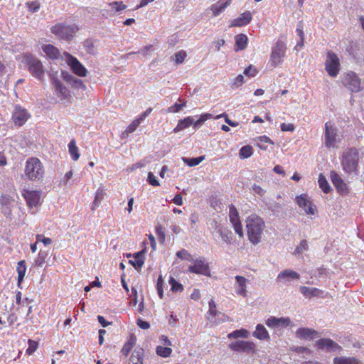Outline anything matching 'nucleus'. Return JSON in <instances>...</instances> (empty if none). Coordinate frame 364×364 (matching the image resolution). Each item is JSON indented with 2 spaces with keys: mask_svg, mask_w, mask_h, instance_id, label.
<instances>
[{
  "mask_svg": "<svg viewBox=\"0 0 364 364\" xmlns=\"http://www.w3.org/2000/svg\"><path fill=\"white\" fill-rule=\"evenodd\" d=\"M253 336L259 340H267L269 338V333L265 327L262 324H257Z\"/></svg>",
  "mask_w": 364,
  "mask_h": 364,
  "instance_id": "34",
  "label": "nucleus"
},
{
  "mask_svg": "<svg viewBox=\"0 0 364 364\" xmlns=\"http://www.w3.org/2000/svg\"><path fill=\"white\" fill-rule=\"evenodd\" d=\"M139 125V121L134 120L127 128V129L122 133V135L128 134L134 132L136 127Z\"/></svg>",
  "mask_w": 364,
  "mask_h": 364,
  "instance_id": "54",
  "label": "nucleus"
},
{
  "mask_svg": "<svg viewBox=\"0 0 364 364\" xmlns=\"http://www.w3.org/2000/svg\"><path fill=\"white\" fill-rule=\"evenodd\" d=\"M135 341H136V339L134 338L131 337L130 339L127 343H125V344L124 345V346L121 350V353L125 357H127L128 355V354L129 353V352L131 351V350L135 343Z\"/></svg>",
  "mask_w": 364,
  "mask_h": 364,
  "instance_id": "43",
  "label": "nucleus"
},
{
  "mask_svg": "<svg viewBox=\"0 0 364 364\" xmlns=\"http://www.w3.org/2000/svg\"><path fill=\"white\" fill-rule=\"evenodd\" d=\"M176 256L178 258H181L182 259H186L188 261L193 260V258H192V256L191 255V254L188 253V252L184 249L181 250L180 251H178L176 253Z\"/></svg>",
  "mask_w": 364,
  "mask_h": 364,
  "instance_id": "51",
  "label": "nucleus"
},
{
  "mask_svg": "<svg viewBox=\"0 0 364 364\" xmlns=\"http://www.w3.org/2000/svg\"><path fill=\"white\" fill-rule=\"evenodd\" d=\"M26 271V266L25 261L22 260L18 262L17 272H18V283L20 284L23 280Z\"/></svg>",
  "mask_w": 364,
  "mask_h": 364,
  "instance_id": "41",
  "label": "nucleus"
},
{
  "mask_svg": "<svg viewBox=\"0 0 364 364\" xmlns=\"http://www.w3.org/2000/svg\"><path fill=\"white\" fill-rule=\"evenodd\" d=\"M136 323L142 329H148L150 327V325L147 321H144L141 318L137 319Z\"/></svg>",
  "mask_w": 364,
  "mask_h": 364,
  "instance_id": "64",
  "label": "nucleus"
},
{
  "mask_svg": "<svg viewBox=\"0 0 364 364\" xmlns=\"http://www.w3.org/2000/svg\"><path fill=\"white\" fill-rule=\"evenodd\" d=\"M318 184L322 191L326 193H329L331 190V186L323 174L319 175Z\"/></svg>",
  "mask_w": 364,
  "mask_h": 364,
  "instance_id": "42",
  "label": "nucleus"
},
{
  "mask_svg": "<svg viewBox=\"0 0 364 364\" xmlns=\"http://www.w3.org/2000/svg\"><path fill=\"white\" fill-rule=\"evenodd\" d=\"M2 213L6 217L11 215L12 209L16 206L17 202L14 198L9 194H3L0 198Z\"/></svg>",
  "mask_w": 364,
  "mask_h": 364,
  "instance_id": "10",
  "label": "nucleus"
},
{
  "mask_svg": "<svg viewBox=\"0 0 364 364\" xmlns=\"http://www.w3.org/2000/svg\"><path fill=\"white\" fill-rule=\"evenodd\" d=\"M84 48H85L87 53L94 54L95 53V47L93 43L91 40H86L84 42Z\"/></svg>",
  "mask_w": 364,
  "mask_h": 364,
  "instance_id": "53",
  "label": "nucleus"
},
{
  "mask_svg": "<svg viewBox=\"0 0 364 364\" xmlns=\"http://www.w3.org/2000/svg\"><path fill=\"white\" fill-rule=\"evenodd\" d=\"M252 20V14L250 11H247L242 14L238 18L232 21L230 26L237 27L247 25Z\"/></svg>",
  "mask_w": 364,
  "mask_h": 364,
  "instance_id": "21",
  "label": "nucleus"
},
{
  "mask_svg": "<svg viewBox=\"0 0 364 364\" xmlns=\"http://www.w3.org/2000/svg\"><path fill=\"white\" fill-rule=\"evenodd\" d=\"M47 255L48 254L46 252L41 250L38 253L37 259L35 261L36 265L42 267L46 262Z\"/></svg>",
  "mask_w": 364,
  "mask_h": 364,
  "instance_id": "49",
  "label": "nucleus"
},
{
  "mask_svg": "<svg viewBox=\"0 0 364 364\" xmlns=\"http://www.w3.org/2000/svg\"><path fill=\"white\" fill-rule=\"evenodd\" d=\"M108 5L112 7V10L106 11V14L109 16H115L117 13H119L122 11L127 9V5L124 4L122 1H113L109 3Z\"/></svg>",
  "mask_w": 364,
  "mask_h": 364,
  "instance_id": "27",
  "label": "nucleus"
},
{
  "mask_svg": "<svg viewBox=\"0 0 364 364\" xmlns=\"http://www.w3.org/2000/svg\"><path fill=\"white\" fill-rule=\"evenodd\" d=\"M172 352V350L167 346H158L156 348V353L164 358L168 357Z\"/></svg>",
  "mask_w": 364,
  "mask_h": 364,
  "instance_id": "45",
  "label": "nucleus"
},
{
  "mask_svg": "<svg viewBox=\"0 0 364 364\" xmlns=\"http://www.w3.org/2000/svg\"><path fill=\"white\" fill-rule=\"evenodd\" d=\"M62 75L63 76V78L67 82L72 84L75 87H82L83 90L85 89V85L83 84L82 81L78 78H76L75 77L73 76L72 75L68 73H62Z\"/></svg>",
  "mask_w": 364,
  "mask_h": 364,
  "instance_id": "31",
  "label": "nucleus"
},
{
  "mask_svg": "<svg viewBox=\"0 0 364 364\" xmlns=\"http://www.w3.org/2000/svg\"><path fill=\"white\" fill-rule=\"evenodd\" d=\"M343 83L345 87L348 88L353 92H358L362 90L360 86V80L353 72H350L346 74Z\"/></svg>",
  "mask_w": 364,
  "mask_h": 364,
  "instance_id": "8",
  "label": "nucleus"
},
{
  "mask_svg": "<svg viewBox=\"0 0 364 364\" xmlns=\"http://www.w3.org/2000/svg\"><path fill=\"white\" fill-rule=\"evenodd\" d=\"M317 347L321 350H325L328 352L340 351L342 347L335 341L328 338H321L316 341Z\"/></svg>",
  "mask_w": 364,
  "mask_h": 364,
  "instance_id": "15",
  "label": "nucleus"
},
{
  "mask_svg": "<svg viewBox=\"0 0 364 364\" xmlns=\"http://www.w3.org/2000/svg\"><path fill=\"white\" fill-rule=\"evenodd\" d=\"M26 6L28 8V10L29 12H37L40 7L41 4L38 1H27L26 3Z\"/></svg>",
  "mask_w": 364,
  "mask_h": 364,
  "instance_id": "46",
  "label": "nucleus"
},
{
  "mask_svg": "<svg viewBox=\"0 0 364 364\" xmlns=\"http://www.w3.org/2000/svg\"><path fill=\"white\" fill-rule=\"evenodd\" d=\"M309 247L308 242L306 240H303L301 241L299 246L296 247L295 250L296 254H301L303 251L307 250Z\"/></svg>",
  "mask_w": 364,
  "mask_h": 364,
  "instance_id": "52",
  "label": "nucleus"
},
{
  "mask_svg": "<svg viewBox=\"0 0 364 364\" xmlns=\"http://www.w3.org/2000/svg\"><path fill=\"white\" fill-rule=\"evenodd\" d=\"M143 354L142 348H136L131 355L130 363L132 364H143Z\"/></svg>",
  "mask_w": 364,
  "mask_h": 364,
  "instance_id": "35",
  "label": "nucleus"
},
{
  "mask_svg": "<svg viewBox=\"0 0 364 364\" xmlns=\"http://www.w3.org/2000/svg\"><path fill=\"white\" fill-rule=\"evenodd\" d=\"M235 280L237 284L235 285L237 294L245 296L247 295L246 283L247 279L242 276H236Z\"/></svg>",
  "mask_w": 364,
  "mask_h": 364,
  "instance_id": "24",
  "label": "nucleus"
},
{
  "mask_svg": "<svg viewBox=\"0 0 364 364\" xmlns=\"http://www.w3.org/2000/svg\"><path fill=\"white\" fill-rule=\"evenodd\" d=\"M204 159V156H199L196 158L187 159L183 158V161L187 164L189 166H195L198 165Z\"/></svg>",
  "mask_w": 364,
  "mask_h": 364,
  "instance_id": "47",
  "label": "nucleus"
},
{
  "mask_svg": "<svg viewBox=\"0 0 364 364\" xmlns=\"http://www.w3.org/2000/svg\"><path fill=\"white\" fill-rule=\"evenodd\" d=\"M193 123V118L192 117H187L183 119H180L177 126L174 128V132H178L185 128L188 127Z\"/></svg>",
  "mask_w": 364,
  "mask_h": 364,
  "instance_id": "36",
  "label": "nucleus"
},
{
  "mask_svg": "<svg viewBox=\"0 0 364 364\" xmlns=\"http://www.w3.org/2000/svg\"><path fill=\"white\" fill-rule=\"evenodd\" d=\"M300 278V275L295 271L291 269H284L277 275V281L287 284L291 280H297Z\"/></svg>",
  "mask_w": 364,
  "mask_h": 364,
  "instance_id": "18",
  "label": "nucleus"
},
{
  "mask_svg": "<svg viewBox=\"0 0 364 364\" xmlns=\"http://www.w3.org/2000/svg\"><path fill=\"white\" fill-rule=\"evenodd\" d=\"M229 217L235 232L240 236H243L242 228L240 221L237 208L232 204L230 205Z\"/></svg>",
  "mask_w": 364,
  "mask_h": 364,
  "instance_id": "13",
  "label": "nucleus"
},
{
  "mask_svg": "<svg viewBox=\"0 0 364 364\" xmlns=\"http://www.w3.org/2000/svg\"><path fill=\"white\" fill-rule=\"evenodd\" d=\"M208 306H209L208 313L212 316H216L217 315H222L223 316H225L224 314H222L220 312H219L216 310V304H215L214 300L211 299L208 303Z\"/></svg>",
  "mask_w": 364,
  "mask_h": 364,
  "instance_id": "48",
  "label": "nucleus"
},
{
  "mask_svg": "<svg viewBox=\"0 0 364 364\" xmlns=\"http://www.w3.org/2000/svg\"><path fill=\"white\" fill-rule=\"evenodd\" d=\"M76 27L63 23H58L52 26L50 31L58 38L69 41L72 40L76 32Z\"/></svg>",
  "mask_w": 364,
  "mask_h": 364,
  "instance_id": "4",
  "label": "nucleus"
},
{
  "mask_svg": "<svg viewBox=\"0 0 364 364\" xmlns=\"http://www.w3.org/2000/svg\"><path fill=\"white\" fill-rule=\"evenodd\" d=\"M169 283L171 285V290L174 292L181 291L183 289V285L177 282L173 278L171 277Z\"/></svg>",
  "mask_w": 364,
  "mask_h": 364,
  "instance_id": "50",
  "label": "nucleus"
},
{
  "mask_svg": "<svg viewBox=\"0 0 364 364\" xmlns=\"http://www.w3.org/2000/svg\"><path fill=\"white\" fill-rule=\"evenodd\" d=\"M145 250H143L134 254V260H129V262L135 268L136 270L141 269L144 262V254Z\"/></svg>",
  "mask_w": 364,
  "mask_h": 364,
  "instance_id": "29",
  "label": "nucleus"
},
{
  "mask_svg": "<svg viewBox=\"0 0 364 364\" xmlns=\"http://www.w3.org/2000/svg\"><path fill=\"white\" fill-rule=\"evenodd\" d=\"M298 205L302 208L306 215H314L316 207L306 195H301L296 198Z\"/></svg>",
  "mask_w": 364,
  "mask_h": 364,
  "instance_id": "14",
  "label": "nucleus"
},
{
  "mask_svg": "<svg viewBox=\"0 0 364 364\" xmlns=\"http://www.w3.org/2000/svg\"><path fill=\"white\" fill-rule=\"evenodd\" d=\"M69 153L74 161H77L80 157L78 148L76 146L75 141L72 139L68 144Z\"/></svg>",
  "mask_w": 364,
  "mask_h": 364,
  "instance_id": "38",
  "label": "nucleus"
},
{
  "mask_svg": "<svg viewBox=\"0 0 364 364\" xmlns=\"http://www.w3.org/2000/svg\"><path fill=\"white\" fill-rule=\"evenodd\" d=\"M359 160V154L356 149L350 148L344 151L342 156L341 164L346 173L356 171Z\"/></svg>",
  "mask_w": 364,
  "mask_h": 364,
  "instance_id": "3",
  "label": "nucleus"
},
{
  "mask_svg": "<svg viewBox=\"0 0 364 364\" xmlns=\"http://www.w3.org/2000/svg\"><path fill=\"white\" fill-rule=\"evenodd\" d=\"M28 70L33 76L39 80L43 78L44 70L40 60L36 58H31L28 61Z\"/></svg>",
  "mask_w": 364,
  "mask_h": 364,
  "instance_id": "17",
  "label": "nucleus"
},
{
  "mask_svg": "<svg viewBox=\"0 0 364 364\" xmlns=\"http://www.w3.org/2000/svg\"><path fill=\"white\" fill-rule=\"evenodd\" d=\"M218 232L220 236L221 239L227 244H229L232 241V232L226 228L220 227L218 230Z\"/></svg>",
  "mask_w": 364,
  "mask_h": 364,
  "instance_id": "37",
  "label": "nucleus"
},
{
  "mask_svg": "<svg viewBox=\"0 0 364 364\" xmlns=\"http://www.w3.org/2000/svg\"><path fill=\"white\" fill-rule=\"evenodd\" d=\"M249 336V332L245 329L235 330L228 335V338H247Z\"/></svg>",
  "mask_w": 364,
  "mask_h": 364,
  "instance_id": "40",
  "label": "nucleus"
},
{
  "mask_svg": "<svg viewBox=\"0 0 364 364\" xmlns=\"http://www.w3.org/2000/svg\"><path fill=\"white\" fill-rule=\"evenodd\" d=\"M67 55V63L70 66L73 73L78 76L84 77L86 76L87 70L82 65V63L73 55L66 53Z\"/></svg>",
  "mask_w": 364,
  "mask_h": 364,
  "instance_id": "12",
  "label": "nucleus"
},
{
  "mask_svg": "<svg viewBox=\"0 0 364 364\" xmlns=\"http://www.w3.org/2000/svg\"><path fill=\"white\" fill-rule=\"evenodd\" d=\"M53 85L56 92L60 95L63 99H68L70 96L69 90L63 86L60 81L57 79H53Z\"/></svg>",
  "mask_w": 364,
  "mask_h": 364,
  "instance_id": "30",
  "label": "nucleus"
},
{
  "mask_svg": "<svg viewBox=\"0 0 364 364\" xmlns=\"http://www.w3.org/2000/svg\"><path fill=\"white\" fill-rule=\"evenodd\" d=\"M228 346L232 350L246 353H254L256 347L253 342L246 341H236L230 343Z\"/></svg>",
  "mask_w": 364,
  "mask_h": 364,
  "instance_id": "9",
  "label": "nucleus"
},
{
  "mask_svg": "<svg viewBox=\"0 0 364 364\" xmlns=\"http://www.w3.org/2000/svg\"><path fill=\"white\" fill-rule=\"evenodd\" d=\"M225 117V122L230 126L235 127L238 125V122L230 120L225 114H221L216 117L217 119Z\"/></svg>",
  "mask_w": 364,
  "mask_h": 364,
  "instance_id": "59",
  "label": "nucleus"
},
{
  "mask_svg": "<svg viewBox=\"0 0 364 364\" xmlns=\"http://www.w3.org/2000/svg\"><path fill=\"white\" fill-rule=\"evenodd\" d=\"M175 61L176 63L180 64L183 62L186 57V53L183 50H181L175 54Z\"/></svg>",
  "mask_w": 364,
  "mask_h": 364,
  "instance_id": "56",
  "label": "nucleus"
},
{
  "mask_svg": "<svg viewBox=\"0 0 364 364\" xmlns=\"http://www.w3.org/2000/svg\"><path fill=\"white\" fill-rule=\"evenodd\" d=\"M191 262H193V264L188 267V271L190 272L210 276L209 266L205 262L204 259H197L195 260L193 259Z\"/></svg>",
  "mask_w": 364,
  "mask_h": 364,
  "instance_id": "11",
  "label": "nucleus"
},
{
  "mask_svg": "<svg viewBox=\"0 0 364 364\" xmlns=\"http://www.w3.org/2000/svg\"><path fill=\"white\" fill-rule=\"evenodd\" d=\"M256 73H257L256 69L255 68H253L252 65H250L244 71V74L247 76H250V77L255 76Z\"/></svg>",
  "mask_w": 364,
  "mask_h": 364,
  "instance_id": "63",
  "label": "nucleus"
},
{
  "mask_svg": "<svg viewBox=\"0 0 364 364\" xmlns=\"http://www.w3.org/2000/svg\"><path fill=\"white\" fill-rule=\"evenodd\" d=\"M230 2L219 1L217 3L213 4L210 9L213 13V16H219L222 12L225 11V9L229 6Z\"/></svg>",
  "mask_w": 364,
  "mask_h": 364,
  "instance_id": "25",
  "label": "nucleus"
},
{
  "mask_svg": "<svg viewBox=\"0 0 364 364\" xmlns=\"http://www.w3.org/2000/svg\"><path fill=\"white\" fill-rule=\"evenodd\" d=\"M296 334L299 337L304 339H312L315 337H318V332L315 330L308 328H300L296 331Z\"/></svg>",
  "mask_w": 364,
  "mask_h": 364,
  "instance_id": "26",
  "label": "nucleus"
},
{
  "mask_svg": "<svg viewBox=\"0 0 364 364\" xmlns=\"http://www.w3.org/2000/svg\"><path fill=\"white\" fill-rule=\"evenodd\" d=\"M341 141L338 129L333 124L326 122L325 124L324 145L326 148H335L336 144Z\"/></svg>",
  "mask_w": 364,
  "mask_h": 364,
  "instance_id": "5",
  "label": "nucleus"
},
{
  "mask_svg": "<svg viewBox=\"0 0 364 364\" xmlns=\"http://www.w3.org/2000/svg\"><path fill=\"white\" fill-rule=\"evenodd\" d=\"M12 118L16 125L22 126L28 119V114L26 109L19 106H16Z\"/></svg>",
  "mask_w": 364,
  "mask_h": 364,
  "instance_id": "19",
  "label": "nucleus"
},
{
  "mask_svg": "<svg viewBox=\"0 0 364 364\" xmlns=\"http://www.w3.org/2000/svg\"><path fill=\"white\" fill-rule=\"evenodd\" d=\"M105 192L103 188H99L96 192L95 200L92 203V210H95L99 206L101 201L104 199Z\"/></svg>",
  "mask_w": 364,
  "mask_h": 364,
  "instance_id": "39",
  "label": "nucleus"
},
{
  "mask_svg": "<svg viewBox=\"0 0 364 364\" xmlns=\"http://www.w3.org/2000/svg\"><path fill=\"white\" fill-rule=\"evenodd\" d=\"M247 37L246 35L240 33L235 36V51L244 50L247 44Z\"/></svg>",
  "mask_w": 364,
  "mask_h": 364,
  "instance_id": "33",
  "label": "nucleus"
},
{
  "mask_svg": "<svg viewBox=\"0 0 364 364\" xmlns=\"http://www.w3.org/2000/svg\"><path fill=\"white\" fill-rule=\"evenodd\" d=\"M22 195L30 208L36 207L40 203L41 193L39 191L24 190Z\"/></svg>",
  "mask_w": 364,
  "mask_h": 364,
  "instance_id": "16",
  "label": "nucleus"
},
{
  "mask_svg": "<svg viewBox=\"0 0 364 364\" xmlns=\"http://www.w3.org/2000/svg\"><path fill=\"white\" fill-rule=\"evenodd\" d=\"M28 348L26 350V353L28 355H31L33 353L36 351L38 347L37 342L33 341V340H28Z\"/></svg>",
  "mask_w": 364,
  "mask_h": 364,
  "instance_id": "55",
  "label": "nucleus"
},
{
  "mask_svg": "<svg viewBox=\"0 0 364 364\" xmlns=\"http://www.w3.org/2000/svg\"><path fill=\"white\" fill-rule=\"evenodd\" d=\"M42 49L46 55L50 58L57 59L60 56L59 50L53 45H45L42 47Z\"/></svg>",
  "mask_w": 364,
  "mask_h": 364,
  "instance_id": "32",
  "label": "nucleus"
},
{
  "mask_svg": "<svg viewBox=\"0 0 364 364\" xmlns=\"http://www.w3.org/2000/svg\"><path fill=\"white\" fill-rule=\"evenodd\" d=\"M295 129V127L293 124H285L283 123L281 124V130L282 132H293Z\"/></svg>",
  "mask_w": 364,
  "mask_h": 364,
  "instance_id": "62",
  "label": "nucleus"
},
{
  "mask_svg": "<svg viewBox=\"0 0 364 364\" xmlns=\"http://www.w3.org/2000/svg\"><path fill=\"white\" fill-rule=\"evenodd\" d=\"M301 293L306 298L322 297L323 291L318 288H310L305 286L299 287Z\"/></svg>",
  "mask_w": 364,
  "mask_h": 364,
  "instance_id": "23",
  "label": "nucleus"
},
{
  "mask_svg": "<svg viewBox=\"0 0 364 364\" xmlns=\"http://www.w3.org/2000/svg\"><path fill=\"white\" fill-rule=\"evenodd\" d=\"M147 181L149 183L153 186H159L160 183H159L158 180L156 178V176L154 175L152 172H149L148 173V178Z\"/></svg>",
  "mask_w": 364,
  "mask_h": 364,
  "instance_id": "57",
  "label": "nucleus"
},
{
  "mask_svg": "<svg viewBox=\"0 0 364 364\" xmlns=\"http://www.w3.org/2000/svg\"><path fill=\"white\" fill-rule=\"evenodd\" d=\"M44 173L43 166L38 159L33 157L26 161L24 173L28 180L32 181L42 180Z\"/></svg>",
  "mask_w": 364,
  "mask_h": 364,
  "instance_id": "2",
  "label": "nucleus"
},
{
  "mask_svg": "<svg viewBox=\"0 0 364 364\" xmlns=\"http://www.w3.org/2000/svg\"><path fill=\"white\" fill-rule=\"evenodd\" d=\"M333 364H363L355 357L340 356L333 358Z\"/></svg>",
  "mask_w": 364,
  "mask_h": 364,
  "instance_id": "28",
  "label": "nucleus"
},
{
  "mask_svg": "<svg viewBox=\"0 0 364 364\" xmlns=\"http://www.w3.org/2000/svg\"><path fill=\"white\" fill-rule=\"evenodd\" d=\"M156 234L158 236V240L160 243H164L165 240V233L161 226L156 228Z\"/></svg>",
  "mask_w": 364,
  "mask_h": 364,
  "instance_id": "58",
  "label": "nucleus"
},
{
  "mask_svg": "<svg viewBox=\"0 0 364 364\" xmlns=\"http://www.w3.org/2000/svg\"><path fill=\"white\" fill-rule=\"evenodd\" d=\"M265 224L263 220L258 215L253 214L250 215L246 220L247 234L249 240L257 245L261 242Z\"/></svg>",
  "mask_w": 364,
  "mask_h": 364,
  "instance_id": "1",
  "label": "nucleus"
},
{
  "mask_svg": "<svg viewBox=\"0 0 364 364\" xmlns=\"http://www.w3.org/2000/svg\"><path fill=\"white\" fill-rule=\"evenodd\" d=\"M162 286H163V279H162L161 276H160L157 281L156 288H157L158 294L161 299L163 298Z\"/></svg>",
  "mask_w": 364,
  "mask_h": 364,
  "instance_id": "61",
  "label": "nucleus"
},
{
  "mask_svg": "<svg viewBox=\"0 0 364 364\" xmlns=\"http://www.w3.org/2000/svg\"><path fill=\"white\" fill-rule=\"evenodd\" d=\"M325 68L331 77L337 76L340 70V61L337 55L332 51H328L325 62Z\"/></svg>",
  "mask_w": 364,
  "mask_h": 364,
  "instance_id": "6",
  "label": "nucleus"
},
{
  "mask_svg": "<svg viewBox=\"0 0 364 364\" xmlns=\"http://www.w3.org/2000/svg\"><path fill=\"white\" fill-rule=\"evenodd\" d=\"M253 149L251 146L247 145L242 146L240 150V157L241 159H247L252 154Z\"/></svg>",
  "mask_w": 364,
  "mask_h": 364,
  "instance_id": "44",
  "label": "nucleus"
},
{
  "mask_svg": "<svg viewBox=\"0 0 364 364\" xmlns=\"http://www.w3.org/2000/svg\"><path fill=\"white\" fill-rule=\"evenodd\" d=\"M331 181L333 185L336 187L338 191L343 195L347 193L346 184L343 182L340 176L336 172H331Z\"/></svg>",
  "mask_w": 364,
  "mask_h": 364,
  "instance_id": "22",
  "label": "nucleus"
},
{
  "mask_svg": "<svg viewBox=\"0 0 364 364\" xmlns=\"http://www.w3.org/2000/svg\"><path fill=\"white\" fill-rule=\"evenodd\" d=\"M266 324L269 327H273V328H284L289 326L290 324V320L287 318H276L274 316H272L269 318L266 321Z\"/></svg>",
  "mask_w": 364,
  "mask_h": 364,
  "instance_id": "20",
  "label": "nucleus"
},
{
  "mask_svg": "<svg viewBox=\"0 0 364 364\" xmlns=\"http://www.w3.org/2000/svg\"><path fill=\"white\" fill-rule=\"evenodd\" d=\"M181 110V105L178 103H175L173 105L170 106L166 110V112L168 113H176Z\"/></svg>",
  "mask_w": 364,
  "mask_h": 364,
  "instance_id": "60",
  "label": "nucleus"
},
{
  "mask_svg": "<svg viewBox=\"0 0 364 364\" xmlns=\"http://www.w3.org/2000/svg\"><path fill=\"white\" fill-rule=\"evenodd\" d=\"M286 48L285 43L278 40L275 46L272 48L270 56V63L272 66L277 67L281 64L282 58L285 56Z\"/></svg>",
  "mask_w": 364,
  "mask_h": 364,
  "instance_id": "7",
  "label": "nucleus"
}]
</instances>
